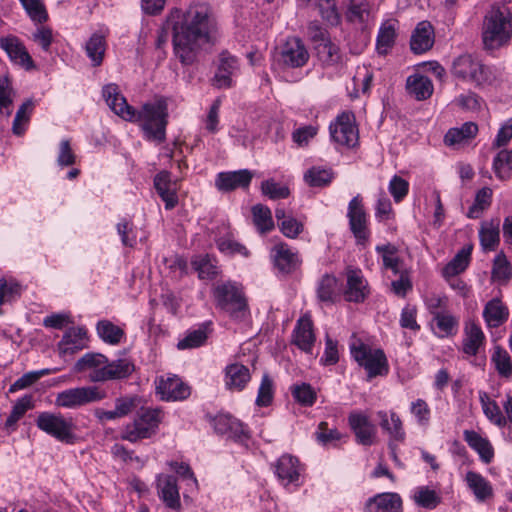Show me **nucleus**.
Wrapping results in <instances>:
<instances>
[{
    "instance_id": "nucleus-48",
    "label": "nucleus",
    "mask_w": 512,
    "mask_h": 512,
    "mask_svg": "<svg viewBox=\"0 0 512 512\" xmlns=\"http://www.w3.org/2000/svg\"><path fill=\"white\" fill-rule=\"evenodd\" d=\"M193 268L201 279H212L218 274L216 260L209 255H199L192 260Z\"/></svg>"
},
{
    "instance_id": "nucleus-60",
    "label": "nucleus",
    "mask_w": 512,
    "mask_h": 512,
    "mask_svg": "<svg viewBox=\"0 0 512 512\" xmlns=\"http://www.w3.org/2000/svg\"><path fill=\"white\" fill-rule=\"evenodd\" d=\"M274 396V383L268 374L262 376V380L258 389L256 405L266 407L270 405Z\"/></svg>"
},
{
    "instance_id": "nucleus-32",
    "label": "nucleus",
    "mask_w": 512,
    "mask_h": 512,
    "mask_svg": "<svg viewBox=\"0 0 512 512\" xmlns=\"http://www.w3.org/2000/svg\"><path fill=\"white\" fill-rule=\"evenodd\" d=\"M484 343L485 335L481 327L474 322L467 323L464 328L463 352L469 356H475Z\"/></svg>"
},
{
    "instance_id": "nucleus-28",
    "label": "nucleus",
    "mask_w": 512,
    "mask_h": 512,
    "mask_svg": "<svg viewBox=\"0 0 512 512\" xmlns=\"http://www.w3.org/2000/svg\"><path fill=\"white\" fill-rule=\"evenodd\" d=\"M315 342L312 321L308 317H301L293 331V343L302 351L310 353Z\"/></svg>"
},
{
    "instance_id": "nucleus-21",
    "label": "nucleus",
    "mask_w": 512,
    "mask_h": 512,
    "mask_svg": "<svg viewBox=\"0 0 512 512\" xmlns=\"http://www.w3.org/2000/svg\"><path fill=\"white\" fill-rule=\"evenodd\" d=\"M239 70L238 59L228 51L219 55V64L214 76V83L218 88H229L232 86V77Z\"/></svg>"
},
{
    "instance_id": "nucleus-41",
    "label": "nucleus",
    "mask_w": 512,
    "mask_h": 512,
    "mask_svg": "<svg viewBox=\"0 0 512 512\" xmlns=\"http://www.w3.org/2000/svg\"><path fill=\"white\" fill-rule=\"evenodd\" d=\"M479 400L482 410L490 422L500 428L506 426L507 419L503 415L499 405L494 400H491L486 392H479Z\"/></svg>"
},
{
    "instance_id": "nucleus-2",
    "label": "nucleus",
    "mask_w": 512,
    "mask_h": 512,
    "mask_svg": "<svg viewBox=\"0 0 512 512\" xmlns=\"http://www.w3.org/2000/svg\"><path fill=\"white\" fill-rule=\"evenodd\" d=\"M102 96L109 108L126 121L141 122V127L149 140L162 143L165 140L167 126V104L159 99L146 103L140 111L130 106L125 97L120 93L116 84H107L102 89Z\"/></svg>"
},
{
    "instance_id": "nucleus-61",
    "label": "nucleus",
    "mask_w": 512,
    "mask_h": 512,
    "mask_svg": "<svg viewBox=\"0 0 512 512\" xmlns=\"http://www.w3.org/2000/svg\"><path fill=\"white\" fill-rule=\"evenodd\" d=\"M207 340L205 329L199 328L187 333V335L177 343L179 350L193 349L202 346Z\"/></svg>"
},
{
    "instance_id": "nucleus-38",
    "label": "nucleus",
    "mask_w": 512,
    "mask_h": 512,
    "mask_svg": "<svg viewBox=\"0 0 512 512\" xmlns=\"http://www.w3.org/2000/svg\"><path fill=\"white\" fill-rule=\"evenodd\" d=\"M499 220L485 221L479 230L481 246L484 250L493 251L500 242Z\"/></svg>"
},
{
    "instance_id": "nucleus-20",
    "label": "nucleus",
    "mask_w": 512,
    "mask_h": 512,
    "mask_svg": "<svg viewBox=\"0 0 512 512\" xmlns=\"http://www.w3.org/2000/svg\"><path fill=\"white\" fill-rule=\"evenodd\" d=\"M157 493L165 505L173 510L181 509L180 494L177 479L171 475L160 474L157 476Z\"/></svg>"
},
{
    "instance_id": "nucleus-5",
    "label": "nucleus",
    "mask_w": 512,
    "mask_h": 512,
    "mask_svg": "<svg viewBox=\"0 0 512 512\" xmlns=\"http://www.w3.org/2000/svg\"><path fill=\"white\" fill-rule=\"evenodd\" d=\"M451 72L454 77L472 83L475 86L490 83L493 79L490 68L469 54L457 57L453 61Z\"/></svg>"
},
{
    "instance_id": "nucleus-13",
    "label": "nucleus",
    "mask_w": 512,
    "mask_h": 512,
    "mask_svg": "<svg viewBox=\"0 0 512 512\" xmlns=\"http://www.w3.org/2000/svg\"><path fill=\"white\" fill-rule=\"evenodd\" d=\"M347 217L349 219L350 230L357 242H366L369 237L367 226L368 219L360 195L353 197L349 202Z\"/></svg>"
},
{
    "instance_id": "nucleus-45",
    "label": "nucleus",
    "mask_w": 512,
    "mask_h": 512,
    "mask_svg": "<svg viewBox=\"0 0 512 512\" xmlns=\"http://www.w3.org/2000/svg\"><path fill=\"white\" fill-rule=\"evenodd\" d=\"M251 212L253 224L259 233L265 234L274 228L272 213L267 206L256 204L252 207Z\"/></svg>"
},
{
    "instance_id": "nucleus-29",
    "label": "nucleus",
    "mask_w": 512,
    "mask_h": 512,
    "mask_svg": "<svg viewBox=\"0 0 512 512\" xmlns=\"http://www.w3.org/2000/svg\"><path fill=\"white\" fill-rule=\"evenodd\" d=\"M402 501L396 493H382L366 503V512H401Z\"/></svg>"
},
{
    "instance_id": "nucleus-31",
    "label": "nucleus",
    "mask_w": 512,
    "mask_h": 512,
    "mask_svg": "<svg viewBox=\"0 0 512 512\" xmlns=\"http://www.w3.org/2000/svg\"><path fill=\"white\" fill-rule=\"evenodd\" d=\"M463 437L469 447L478 453L482 462L488 464L493 460L494 449L487 438L474 430H465Z\"/></svg>"
},
{
    "instance_id": "nucleus-55",
    "label": "nucleus",
    "mask_w": 512,
    "mask_h": 512,
    "mask_svg": "<svg viewBox=\"0 0 512 512\" xmlns=\"http://www.w3.org/2000/svg\"><path fill=\"white\" fill-rule=\"evenodd\" d=\"M512 277V267L506 256L498 254L493 262L492 279L500 283L508 282Z\"/></svg>"
},
{
    "instance_id": "nucleus-33",
    "label": "nucleus",
    "mask_w": 512,
    "mask_h": 512,
    "mask_svg": "<svg viewBox=\"0 0 512 512\" xmlns=\"http://www.w3.org/2000/svg\"><path fill=\"white\" fill-rule=\"evenodd\" d=\"M223 229L225 232L223 235L218 236L215 238V242L217 245L218 250L228 256H234V255H240L242 257H249L250 252L240 242H238L231 231H229L228 228L223 226Z\"/></svg>"
},
{
    "instance_id": "nucleus-43",
    "label": "nucleus",
    "mask_w": 512,
    "mask_h": 512,
    "mask_svg": "<svg viewBox=\"0 0 512 512\" xmlns=\"http://www.w3.org/2000/svg\"><path fill=\"white\" fill-rule=\"evenodd\" d=\"M472 247H463L454 258L444 267L443 275L446 278L455 277L463 272L469 265Z\"/></svg>"
},
{
    "instance_id": "nucleus-62",
    "label": "nucleus",
    "mask_w": 512,
    "mask_h": 512,
    "mask_svg": "<svg viewBox=\"0 0 512 512\" xmlns=\"http://www.w3.org/2000/svg\"><path fill=\"white\" fill-rule=\"evenodd\" d=\"M116 228L124 246L134 247L136 245L137 235L132 221L122 219L120 222H118Z\"/></svg>"
},
{
    "instance_id": "nucleus-24",
    "label": "nucleus",
    "mask_w": 512,
    "mask_h": 512,
    "mask_svg": "<svg viewBox=\"0 0 512 512\" xmlns=\"http://www.w3.org/2000/svg\"><path fill=\"white\" fill-rule=\"evenodd\" d=\"M154 187L165 203L167 210L173 209L178 204L177 184L171 180L168 171H161L154 177Z\"/></svg>"
},
{
    "instance_id": "nucleus-9",
    "label": "nucleus",
    "mask_w": 512,
    "mask_h": 512,
    "mask_svg": "<svg viewBox=\"0 0 512 512\" xmlns=\"http://www.w3.org/2000/svg\"><path fill=\"white\" fill-rule=\"evenodd\" d=\"M310 54L298 37H289L284 43L275 48L273 59L283 68H301L309 61Z\"/></svg>"
},
{
    "instance_id": "nucleus-46",
    "label": "nucleus",
    "mask_w": 512,
    "mask_h": 512,
    "mask_svg": "<svg viewBox=\"0 0 512 512\" xmlns=\"http://www.w3.org/2000/svg\"><path fill=\"white\" fill-rule=\"evenodd\" d=\"M319 59L328 66L341 62L342 55L340 48L331 42L330 38L315 47Z\"/></svg>"
},
{
    "instance_id": "nucleus-35",
    "label": "nucleus",
    "mask_w": 512,
    "mask_h": 512,
    "mask_svg": "<svg viewBox=\"0 0 512 512\" xmlns=\"http://www.w3.org/2000/svg\"><path fill=\"white\" fill-rule=\"evenodd\" d=\"M465 481L478 501L484 502L493 496L491 484L481 474L469 471L466 473Z\"/></svg>"
},
{
    "instance_id": "nucleus-58",
    "label": "nucleus",
    "mask_w": 512,
    "mask_h": 512,
    "mask_svg": "<svg viewBox=\"0 0 512 512\" xmlns=\"http://www.w3.org/2000/svg\"><path fill=\"white\" fill-rule=\"evenodd\" d=\"M21 295V286L14 279H0V305L16 300Z\"/></svg>"
},
{
    "instance_id": "nucleus-57",
    "label": "nucleus",
    "mask_w": 512,
    "mask_h": 512,
    "mask_svg": "<svg viewBox=\"0 0 512 512\" xmlns=\"http://www.w3.org/2000/svg\"><path fill=\"white\" fill-rule=\"evenodd\" d=\"M316 6L322 19L332 26L340 23L341 17L335 0H318Z\"/></svg>"
},
{
    "instance_id": "nucleus-12",
    "label": "nucleus",
    "mask_w": 512,
    "mask_h": 512,
    "mask_svg": "<svg viewBox=\"0 0 512 512\" xmlns=\"http://www.w3.org/2000/svg\"><path fill=\"white\" fill-rule=\"evenodd\" d=\"M329 129L333 141L342 146L354 147L358 143V129L351 114L343 113L338 116Z\"/></svg>"
},
{
    "instance_id": "nucleus-17",
    "label": "nucleus",
    "mask_w": 512,
    "mask_h": 512,
    "mask_svg": "<svg viewBox=\"0 0 512 512\" xmlns=\"http://www.w3.org/2000/svg\"><path fill=\"white\" fill-rule=\"evenodd\" d=\"M0 47L8 55L9 59L16 65L26 70L34 68V62L28 53L23 42L14 35L0 37Z\"/></svg>"
},
{
    "instance_id": "nucleus-14",
    "label": "nucleus",
    "mask_w": 512,
    "mask_h": 512,
    "mask_svg": "<svg viewBox=\"0 0 512 512\" xmlns=\"http://www.w3.org/2000/svg\"><path fill=\"white\" fill-rule=\"evenodd\" d=\"M107 357L100 353H86L74 366V370L80 373H87L92 382L106 381Z\"/></svg>"
},
{
    "instance_id": "nucleus-11",
    "label": "nucleus",
    "mask_w": 512,
    "mask_h": 512,
    "mask_svg": "<svg viewBox=\"0 0 512 512\" xmlns=\"http://www.w3.org/2000/svg\"><path fill=\"white\" fill-rule=\"evenodd\" d=\"M348 423L358 444L371 446L376 443L377 427L367 413L359 410L350 412Z\"/></svg>"
},
{
    "instance_id": "nucleus-50",
    "label": "nucleus",
    "mask_w": 512,
    "mask_h": 512,
    "mask_svg": "<svg viewBox=\"0 0 512 512\" xmlns=\"http://www.w3.org/2000/svg\"><path fill=\"white\" fill-rule=\"evenodd\" d=\"M134 370V365L128 359H117L106 364V381L128 377Z\"/></svg>"
},
{
    "instance_id": "nucleus-37",
    "label": "nucleus",
    "mask_w": 512,
    "mask_h": 512,
    "mask_svg": "<svg viewBox=\"0 0 512 512\" xmlns=\"http://www.w3.org/2000/svg\"><path fill=\"white\" fill-rule=\"evenodd\" d=\"M106 49V37L100 32L93 33L85 44L86 55L93 66L101 65Z\"/></svg>"
},
{
    "instance_id": "nucleus-4",
    "label": "nucleus",
    "mask_w": 512,
    "mask_h": 512,
    "mask_svg": "<svg viewBox=\"0 0 512 512\" xmlns=\"http://www.w3.org/2000/svg\"><path fill=\"white\" fill-rule=\"evenodd\" d=\"M35 422L39 430L59 442L73 444L76 440V426L73 419L60 412H41L37 415Z\"/></svg>"
},
{
    "instance_id": "nucleus-49",
    "label": "nucleus",
    "mask_w": 512,
    "mask_h": 512,
    "mask_svg": "<svg viewBox=\"0 0 512 512\" xmlns=\"http://www.w3.org/2000/svg\"><path fill=\"white\" fill-rule=\"evenodd\" d=\"M333 172L328 168L311 167L304 174V181L311 187H323L330 184Z\"/></svg>"
},
{
    "instance_id": "nucleus-7",
    "label": "nucleus",
    "mask_w": 512,
    "mask_h": 512,
    "mask_svg": "<svg viewBox=\"0 0 512 512\" xmlns=\"http://www.w3.org/2000/svg\"><path fill=\"white\" fill-rule=\"evenodd\" d=\"M351 355L362 366L369 378L388 373V362L381 349H372L370 346L358 341L350 345Z\"/></svg>"
},
{
    "instance_id": "nucleus-54",
    "label": "nucleus",
    "mask_w": 512,
    "mask_h": 512,
    "mask_svg": "<svg viewBox=\"0 0 512 512\" xmlns=\"http://www.w3.org/2000/svg\"><path fill=\"white\" fill-rule=\"evenodd\" d=\"M492 194V189L489 187L480 189L476 194L474 204L467 212V217L472 219L480 217L481 213L491 205Z\"/></svg>"
},
{
    "instance_id": "nucleus-19",
    "label": "nucleus",
    "mask_w": 512,
    "mask_h": 512,
    "mask_svg": "<svg viewBox=\"0 0 512 512\" xmlns=\"http://www.w3.org/2000/svg\"><path fill=\"white\" fill-rule=\"evenodd\" d=\"M273 468L274 474L282 485H298L300 464L296 457L284 454L275 462Z\"/></svg>"
},
{
    "instance_id": "nucleus-52",
    "label": "nucleus",
    "mask_w": 512,
    "mask_h": 512,
    "mask_svg": "<svg viewBox=\"0 0 512 512\" xmlns=\"http://www.w3.org/2000/svg\"><path fill=\"white\" fill-rule=\"evenodd\" d=\"M27 15L35 24L48 20V13L42 0H19Z\"/></svg>"
},
{
    "instance_id": "nucleus-64",
    "label": "nucleus",
    "mask_w": 512,
    "mask_h": 512,
    "mask_svg": "<svg viewBox=\"0 0 512 512\" xmlns=\"http://www.w3.org/2000/svg\"><path fill=\"white\" fill-rule=\"evenodd\" d=\"M410 412L416 418L417 423L421 426H427L430 422L431 411L423 399H417L410 405Z\"/></svg>"
},
{
    "instance_id": "nucleus-25",
    "label": "nucleus",
    "mask_w": 512,
    "mask_h": 512,
    "mask_svg": "<svg viewBox=\"0 0 512 512\" xmlns=\"http://www.w3.org/2000/svg\"><path fill=\"white\" fill-rule=\"evenodd\" d=\"M251 380L248 367L232 363L225 368L224 385L229 391H242Z\"/></svg>"
},
{
    "instance_id": "nucleus-23",
    "label": "nucleus",
    "mask_w": 512,
    "mask_h": 512,
    "mask_svg": "<svg viewBox=\"0 0 512 512\" xmlns=\"http://www.w3.org/2000/svg\"><path fill=\"white\" fill-rule=\"evenodd\" d=\"M274 266L284 274L291 273L300 263L299 257L286 243H278L271 250Z\"/></svg>"
},
{
    "instance_id": "nucleus-59",
    "label": "nucleus",
    "mask_w": 512,
    "mask_h": 512,
    "mask_svg": "<svg viewBox=\"0 0 512 512\" xmlns=\"http://www.w3.org/2000/svg\"><path fill=\"white\" fill-rule=\"evenodd\" d=\"M433 320L439 330L440 337L452 335L457 330L458 320L450 314L437 312L436 316H433Z\"/></svg>"
},
{
    "instance_id": "nucleus-10",
    "label": "nucleus",
    "mask_w": 512,
    "mask_h": 512,
    "mask_svg": "<svg viewBox=\"0 0 512 512\" xmlns=\"http://www.w3.org/2000/svg\"><path fill=\"white\" fill-rule=\"evenodd\" d=\"M105 397L106 392L96 386L75 387L59 392L55 398V405L66 409H77L101 401Z\"/></svg>"
},
{
    "instance_id": "nucleus-1",
    "label": "nucleus",
    "mask_w": 512,
    "mask_h": 512,
    "mask_svg": "<svg viewBox=\"0 0 512 512\" xmlns=\"http://www.w3.org/2000/svg\"><path fill=\"white\" fill-rule=\"evenodd\" d=\"M166 25L171 31L174 54L184 65L192 64L203 47L216 38L217 20L206 3H194L185 10L173 9Z\"/></svg>"
},
{
    "instance_id": "nucleus-22",
    "label": "nucleus",
    "mask_w": 512,
    "mask_h": 512,
    "mask_svg": "<svg viewBox=\"0 0 512 512\" xmlns=\"http://www.w3.org/2000/svg\"><path fill=\"white\" fill-rule=\"evenodd\" d=\"M380 419V427L388 435V443H404L406 433L403 427L402 420L395 411L377 412Z\"/></svg>"
},
{
    "instance_id": "nucleus-27",
    "label": "nucleus",
    "mask_w": 512,
    "mask_h": 512,
    "mask_svg": "<svg viewBox=\"0 0 512 512\" xmlns=\"http://www.w3.org/2000/svg\"><path fill=\"white\" fill-rule=\"evenodd\" d=\"M86 346V330L82 327H71L63 335L58 344L61 355H71Z\"/></svg>"
},
{
    "instance_id": "nucleus-30",
    "label": "nucleus",
    "mask_w": 512,
    "mask_h": 512,
    "mask_svg": "<svg viewBox=\"0 0 512 512\" xmlns=\"http://www.w3.org/2000/svg\"><path fill=\"white\" fill-rule=\"evenodd\" d=\"M508 317V307L499 298H493L486 303L483 318L488 327L497 328L504 324Z\"/></svg>"
},
{
    "instance_id": "nucleus-47",
    "label": "nucleus",
    "mask_w": 512,
    "mask_h": 512,
    "mask_svg": "<svg viewBox=\"0 0 512 512\" xmlns=\"http://www.w3.org/2000/svg\"><path fill=\"white\" fill-rule=\"evenodd\" d=\"M396 38V22L387 21L379 29L377 36V50L380 54H386L394 45Z\"/></svg>"
},
{
    "instance_id": "nucleus-51",
    "label": "nucleus",
    "mask_w": 512,
    "mask_h": 512,
    "mask_svg": "<svg viewBox=\"0 0 512 512\" xmlns=\"http://www.w3.org/2000/svg\"><path fill=\"white\" fill-rule=\"evenodd\" d=\"M493 170L497 178L506 180L512 172V149L501 150L493 160Z\"/></svg>"
},
{
    "instance_id": "nucleus-6",
    "label": "nucleus",
    "mask_w": 512,
    "mask_h": 512,
    "mask_svg": "<svg viewBox=\"0 0 512 512\" xmlns=\"http://www.w3.org/2000/svg\"><path fill=\"white\" fill-rule=\"evenodd\" d=\"M217 306L231 317L241 319L247 311V302L240 286L233 282L219 284L214 289Z\"/></svg>"
},
{
    "instance_id": "nucleus-3",
    "label": "nucleus",
    "mask_w": 512,
    "mask_h": 512,
    "mask_svg": "<svg viewBox=\"0 0 512 512\" xmlns=\"http://www.w3.org/2000/svg\"><path fill=\"white\" fill-rule=\"evenodd\" d=\"M481 40L486 51H497L512 41V13L507 7L492 5L483 16Z\"/></svg>"
},
{
    "instance_id": "nucleus-26",
    "label": "nucleus",
    "mask_w": 512,
    "mask_h": 512,
    "mask_svg": "<svg viewBox=\"0 0 512 512\" xmlns=\"http://www.w3.org/2000/svg\"><path fill=\"white\" fill-rule=\"evenodd\" d=\"M434 44V30L427 21L417 24L412 33L410 46L415 54H422L428 51Z\"/></svg>"
},
{
    "instance_id": "nucleus-16",
    "label": "nucleus",
    "mask_w": 512,
    "mask_h": 512,
    "mask_svg": "<svg viewBox=\"0 0 512 512\" xmlns=\"http://www.w3.org/2000/svg\"><path fill=\"white\" fill-rule=\"evenodd\" d=\"M370 293L367 280L360 269L348 268L346 270V286L343 294L348 302L362 303Z\"/></svg>"
},
{
    "instance_id": "nucleus-15",
    "label": "nucleus",
    "mask_w": 512,
    "mask_h": 512,
    "mask_svg": "<svg viewBox=\"0 0 512 512\" xmlns=\"http://www.w3.org/2000/svg\"><path fill=\"white\" fill-rule=\"evenodd\" d=\"M156 390L162 400L179 401L190 395V387L177 375L161 376L156 381Z\"/></svg>"
},
{
    "instance_id": "nucleus-18",
    "label": "nucleus",
    "mask_w": 512,
    "mask_h": 512,
    "mask_svg": "<svg viewBox=\"0 0 512 512\" xmlns=\"http://www.w3.org/2000/svg\"><path fill=\"white\" fill-rule=\"evenodd\" d=\"M253 178V173L247 169L218 173L215 186L219 191L229 192L235 189H246Z\"/></svg>"
},
{
    "instance_id": "nucleus-63",
    "label": "nucleus",
    "mask_w": 512,
    "mask_h": 512,
    "mask_svg": "<svg viewBox=\"0 0 512 512\" xmlns=\"http://www.w3.org/2000/svg\"><path fill=\"white\" fill-rule=\"evenodd\" d=\"M292 395L297 402L304 406H312L316 401L315 391L306 383L293 386Z\"/></svg>"
},
{
    "instance_id": "nucleus-42",
    "label": "nucleus",
    "mask_w": 512,
    "mask_h": 512,
    "mask_svg": "<svg viewBox=\"0 0 512 512\" xmlns=\"http://www.w3.org/2000/svg\"><path fill=\"white\" fill-rule=\"evenodd\" d=\"M275 217L281 232L288 238H296L303 230V224L294 217L287 215L283 208H276Z\"/></svg>"
},
{
    "instance_id": "nucleus-40",
    "label": "nucleus",
    "mask_w": 512,
    "mask_h": 512,
    "mask_svg": "<svg viewBox=\"0 0 512 512\" xmlns=\"http://www.w3.org/2000/svg\"><path fill=\"white\" fill-rule=\"evenodd\" d=\"M33 408L32 397L26 395L21 399L17 400L13 405L10 415L7 417L4 423V429L7 433H11L16 430L17 422L25 415V413Z\"/></svg>"
},
{
    "instance_id": "nucleus-53",
    "label": "nucleus",
    "mask_w": 512,
    "mask_h": 512,
    "mask_svg": "<svg viewBox=\"0 0 512 512\" xmlns=\"http://www.w3.org/2000/svg\"><path fill=\"white\" fill-rule=\"evenodd\" d=\"M34 108L32 100H26L17 110L15 118L13 120L12 130L17 136L24 134L26 126L30 120L31 113Z\"/></svg>"
},
{
    "instance_id": "nucleus-44",
    "label": "nucleus",
    "mask_w": 512,
    "mask_h": 512,
    "mask_svg": "<svg viewBox=\"0 0 512 512\" xmlns=\"http://www.w3.org/2000/svg\"><path fill=\"white\" fill-rule=\"evenodd\" d=\"M96 330L99 337L110 345L119 344L125 337L124 330L108 320L99 321Z\"/></svg>"
},
{
    "instance_id": "nucleus-39",
    "label": "nucleus",
    "mask_w": 512,
    "mask_h": 512,
    "mask_svg": "<svg viewBox=\"0 0 512 512\" xmlns=\"http://www.w3.org/2000/svg\"><path fill=\"white\" fill-rule=\"evenodd\" d=\"M317 296L320 301L334 303L339 297V284L334 275L325 274L318 283Z\"/></svg>"
},
{
    "instance_id": "nucleus-36",
    "label": "nucleus",
    "mask_w": 512,
    "mask_h": 512,
    "mask_svg": "<svg viewBox=\"0 0 512 512\" xmlns=\"http://www.w3.org/2000/svg\"><path fill=\"white\" fill-rule=\"evenodd\" d=\"M412 499L417 506L427 510L435 509L442 501L440 492L430 486L416 487Z\"/></svg>"
},
{
    "instance_id": "nucleus-8",
    "label": "nucleus",
    "mask_w": 512,
    "mask_h": 512,
    "mask_svg": "<svg viewBox=\"0 0 512 512\" xmlns=\"http://www.w3.org/2000/svg\"><path fill=\"white\" fill-rule=\"evenodd\" d=\"M160 414L158 409H141L133 422L125 426L122 438L130 442L150 438L156 433L161 422Z\"/></svg>"
},
{
    "instance_id": "nucleus-56",
    "label": "nucleus",
    "mask_w": 512,
    "mask_h": 512,
    "mask_svg": "<svg viewBox=\"0 0 512 512\" xmlns=\"http://www.w3.org/2000/svg\"><path fill=\"white\" fill-rule=\"evenodd\" d=\"M491 361L495 365V369L502 377L509 378L512 376V362L508 352L501 347H496Z\"/></svg>"
},
{
    "instance_id": "nucleus-34",
    "label": "nucleus",
    "mask_w": 512,
    "mask_h": 512,
    "mask_svg": "<svg viewBox=\"0 0 512 512\" xmlns=\"http://www.w3.org/2000/svg\"><path fill=\"white\" fill-rule=\"evenodd\" d=\"M406 88L416 100L428 99L433 93L432 81L421 74H413L407 78Z\"/></svg>"
}]
</instances>
